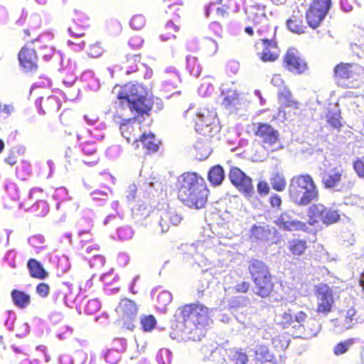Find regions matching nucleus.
Wrapping results in <instances>:
<instances>
[{
  "mask_svg": "<svg viewBox=\"0 0 364 364\" xmlns=\"http://www.w3.org/2000/svg\"><path fill=\"white\" fill-rule=\"evenodd\" d=\"M90 28V19L85 14L80 11H75L73 22L68 28L70 36L75 38L83 37Z\"/></svg>",
  "mask_w": 364,
  "mask_h": 364,
  "instance_id": "obj_13",
  "label": "nucleus"
},
{
  "mask_svg": "<svg viewBox=\"0 0 364 364\" xmlns=\"http://www.w3.org/2000/svg\"><path fill=\"white\" fill-rule=\"evenodd\" d=\"M209 29L212 31L215 36L222 37L223 28L219 23L216 21L210 23L209 25Z\"/></svg>",
  "mask_w": 364,
  "mask_h": 364,
  "instance_id": "obj_62",
  "label": "nucleus"
},
{
  "mask_svg": "<svg viewBox=\"0 0 364 364\" xmlns=\"http://www.w3.org/2000/svg\"><path fill=\"white\" fill-rule=\"evenodd\" d=\"M362 70L360 66L353 63H341L337 65L334 68L335 75L346 80H356Z\"/></svg>",
  "mask_w": 364,
  "mask_h": 364,
  "instance_id": "obj_18",
  "label": "nucleus"
},
{
  "mask_svg": "<svg viewBox=\"0 0 364 364\" xmlns=\"http://www.w3.org/2000/svg\"><path fill=\"white\" fill-rule=\"evenodd\" d=\"M182 219V216L173 209L162 211L159 222L161 232H166L169 230L170 225H178Z\"/></svg>",
  "mask_w": 364,
  "mask_h": 364,
  "instance_id": "obj_20",
  "label": "nucleus"
},
{
  "mask_svg": "<svg viewBox=\"0 0 364 364\" xmlns=\"http://www.w3.org/2000/svg\"><path fill=\"white\" fill-rule=\"evenodd\" d=\"M156 360L159 364H171L172 360V353L167 348L160 349L156 355Z\"/></svg>",
  "mask_w": 364,
  "mask_h": 364,
  "instance_id": "obj_45",
  "label": "nucleus"
},
{
  "mask_svg": "<svg viewBox=\"0 0 364 364\" xmlns=\"http://www.w3.org/2000/svg\"><path fill=\"white\" fill-rule=\"evenodd\" d=\"M355 314V310L354 309H350L346 312L345 321H344V326L346 328L348 329L352 327L351 323L353 320V316Z\"/></svg>",
  "mask_w": 364,
  "mask_h": 364,
  "instance_id": "obj_59",
  "label": "nucleus"
},
{
  "mask_svg": "<svg viewBox=\"0 0 364 364\" xmlns=\"http://www.w3.org/2000/svg\"><path fill=\"white\" fill-rule=\"evenodd\" d=\"M288 29L292 33H304L306 26L303 22V16L300 12L294 11L292 16L287 21Z\"/></svg>",
  "mask_w": 364,
  "mask_h": 364,
  "instance_id": "obj_26",
  "label": "nucleus"
},
{
  "mask_svg": "<svg viewBox=\"0 0 364 364\" xmlns=\"http://www.w3.org/2000/svg\"><path fill=\"white\" fill-rule=\"evenodd\" d=\"M228 178L232 184L246 197H251L254 193V187L250 177L236 166L230 168Z\"/></svg>",
  "mask_w": 364,
  "mask_h": 364,
  "instance_id": "obj_8",
  "label": "nucleus"
},
{
  "mask_svg": "<svg viewBox=\"0 0 364 364\" xmlns=\"http://www.w3.org/2000/svg\"><path fill=\"white\" fill-rule=\"evenodd\" d=\"M227 355L234 364H246L248 361L246 350L242 348H230L227 350Z\"/></svg>",
  "mask_w": 364,
  "mask_h": 364,
  "instance_id": "obj_32",
  "label": "nucleus"
},
{
  "mask_svg": "<svg viewBox=\"0 0 364 364\" xmlns=\"http://www.w3.org/2000/svg\"><path fill=\"white\" fill-rule=\"evenodd\" d=\"M100 309V303L95 299L89 300L85 306V311L92 314Z\"/></svg>",
  "mask_w": 364,
  "mask_h": 364,
  "instance_id": "obj_53",
  "label": "nucleus"
},
{
  "mask_svg": "<svg viewBox=\"0 0 364 364\" xmlns=\"http://www.w3.org/2000/svg\"><path fill=\"white\" fill-rule=\"evenodd\" d=\"M316 295L318 299L317 311L323 314L329 313L334 303L331 288L327 284H320L316 286Z\"/></svg>",
  "mask_w": 364,
  "mask_h": 364,
  "instance_id": "obj_11",
  "label": "nucleus"
},
{
  "mask_svg": "<svg viewBox=\"0 0 364 364\" xmlns=\"http://www.w3.org/2000/svg\"><path fill=\"white\" fill-rule=\"evenodd\" d=\"M144 40L141 37L136 36L129 39L128 44L133 49H139L141 46Z\"/></svg>",
  "mask_w": 364,
  "mask_h": 364,
  "instance_id": "obj_60",
  "label": "nucleus"
},
{
  "mask_svg": "<svg viewBox=\"0 0 364 364\" xmlns=\"http://www.w3.org/2000/svg\"><path fill=\"white\" fill-rule=\"evenodd\" d=\"M353 168L359 177L364 178V156L354 161Z\"/></svg>",
  "mask_w": 364,
  "mask_h": 364,
  "instance_id": "obj_55",
  "label": "nucleus"
},
{
  "mask_svg": "<svg viewBox=\"0 0 364 364\" xmlns=\"http://www.w3.org/2000/svg\"><path fill=\"white\" fill-rule=\"evenodd\" d=\"M127 195V199L128 201H133L135 198L137 193V187L135 184H131L128 186L127 190L126 191Z\"/></svg>",
  "mask_w": 364,
  "mask_h": 364,
  "instance_id": "obj_61",
  "label": "nucleus"
},
{
  "mask_svg": "<svg viewBox=\"0 0 364 364\" xmlns=\"http://www.w3.org/2000/svg\"><path fill=\"white\" fill-rule=\"evenodd\" d=\"M11 297L14 305L21 309L27 308L31 301L30 294L21 290L13 289Z\"/></svg>",
  "mask_w": 364,
  "mask_h": 364,
  "instance_id": "obj_27",
  "label": "nucleus"
},
{
  "mask_svg": "<svg viewBox=\"0 0 364 364\" xmlns=\"http://www.w3.org/2000/svg\"><path fill=\"white\" fill-rule=\"evenodd\" d=\"M173 299L172 294L168 291H161L156 298L157 304L156 309L161 313H165L166 306L171 302Z\"/></svg>",
  "mask_w": 364,
  "mask_h": 364,
  "instance_id": "obj_34",
  "label": "nucleus"
},
{
  "mask_svg": "<svg viewBox=\"0 0 364 364\" xmlns=\"http://www.w3.org/2000/svg\"><path fill=\"white\" fill-rule=\"evenodd\" d=\"M255 135L261 139L262 141L269 146H272L279 139V132L267 123H258Z\"/></svg>",
  "mask_w": 364,
  "mask_h": 364,
  "instance_id": "obj_14",
  "label": "nucleus"
},
{
  "mask_svg": "<svg viewBox=\"0 0 364 364\" xmlns=\"http://www.w3.org/2000/svg\"><path fill=\"white\" fill-rule=\"evenodd\" d=\"M27 267L29 274L32 278L45 279L49 275L43 265L35 259L31 258L28 260Z\"/></svg>",
  "mask_w": 364,
  "mask_h": 364,
  "instance_id": "obj_25",
  "label": "nucleus"
},
{
  "mask_svg": "<svg viewBox=\"0 0 364 364\" xmlns=\"http://www.w3.org/2000/svg\"><path fill=\"white\" fill-rule=\"evenodd\" d=\"M328 10L311 3L306 13L307 23L312 28H317L326 17Z\"/></svg>",
  "mask_w": 364,
  "mask_h": 364,
  "instance_id": "obj_17",
  "label": "nucleus"
},
{
  "mask_svg": "<svg viewBox=\"0 0 364 364\" xmlns=\"http://www.w3.org/2000/svg\"><path fill=\"white\" fill-rule=\"evenodd\" d=\"M250 288V283L246 281H241L237 283L232 288L235 293H247Z\"/></svg>",
  "mask_w": 364,
  "mask_h": 364,
  "instance_id": "obj_54",
  "label": "nucleus"
},
{
  "mask_svg": "<svg viewBox=\"0 0 364 364\" xmlns=\"http://www.w3.org/2000/svg\"><path fill=\"white\" fill-rule=\"evenodd\" d=\"M284 66L289 71L295 74H301L307 68L306 60L299 55L295 48H289L284 57Z\"/></svg>",
  "mask_w": 364,
  "mask_h": 364,
  "instance_id": "obj_10",
  "label": "nucleus"
},
{
  "mask_svg": "<svg viewBox=\"0 0 364 364\" xmlns=\"http://www.w3.org/2000/svg\"><path fill=\"white\" fill-rule=\"evenodd\" d=\"M245 0H228L225 6L232 12L237 13L241 7L245 8Z\"/></svg>",
  "mask_w": 364,
  "mask_h": 364,
  "instance_id": "obj_50",
  "label": "nucleus"
},
{
  "mask_svg": "<svg viewBox=\"0 0 364 364\" xmlns=\"http://www.w3.org/2000/svg\"><path fill=\"white\" fill-rule=\"evenodd\" d=\"M355 342V338H349L338 343L333 348L334 354L336 355L344 354Z\"/></svg>",
  "mask_w": 364,
  "mask_h": 364,
  "instance_id": "obj_43",
  "label": "nucleus"
},
{
  "mask_svg": "<svg viewBox=\"0 0 364 364\" xmlns=\"http://www.w3.org/2000/svg\"><path fill=\"white\" fill-rule=\"evenodd\" d=\"M141 142L144 147L146 148L149 151L155 152L159 149V145L155 139V136L152 134L146 135L144 134L141 139Z\"/></svg>",
  "mask_w": 364,
  "mask_h": 364,
  "instance_id": "obj_40",
  "label": "nucleus"
},
{
  "mask_svg": "<svg viewBox=\"0 0 364 364\" xmlns=\"http://www.w3.org/2000/svg\"><path fill=\"white\" fill-rule=\"evenodd\" d=\"M39 25L32 26L31 19L26 20V16H21L15 23V29L22 31L24 40L33 38L26 43L19 50L18 59L20 66L27 73H36L38 69V58L36 48L46 60L50 59L55 53L53 45L54 36L50 33H38Z\"/></svg>",
  "mask_w": 364,
  "mask_h": 364,
  "instance_id": "obj_1",
  "label": "nucleus"
},
{
  "mask_svg": "<svg viewBox=\"0 0 364 364\" xmlns=\"http://www.w3.org/2000/svg\"><path fill=\"white\" fill-rule=\"evenodd\" d=\"M82 150L85 156H91L90 159H84L82 160L85 164L88 166H93L98 162L100 158L97 152V146L95 143H85L82 146Z\"/></svg>",
  "mask_w": 364,
  "mask_h": 364,
  "instance_id": "obj_31",
  "label": "nucleus"
},
{
  "mask_svg": "<svg viewBox=\"0 0 364 364\" xmlns=\"http://www.w3.org/2000/svg\"><path fill=\"white\" fill-rule=\"evenodd\" d=\"M278 96L280 100L282 101V103L284 106L294 107L296 105V101H294L292 98L291 93L286 87H282V88H279Z\"/></svg>",
  "mask_w": 364,
  "mask_h": 364,
  "instance_id": "obj_39",
  "label": "nucleus"
},
{
  "mask_svg": "<svg viewBox=\"0 0 364 364\" xmlns=\"http://www.w3.org/2000/svg\"><path fill=\"white\" fill-rule=\"evenodd\" d=\"M265 9L266 6L260 4L244 8L247 21L252 22L255 26L265 23L267 21Z\"/></svg>",
  "mask_w": 364,
  "mask_h": 364,
  "instance_id": "obj_19",
  "label": "nucleus"
},
{
  "mask_svg": "<svg viewBox=\"0 0 364 364\" xmlns=\"http://www.w3.org/2000/svg\"><path fill=\"white\" fill-rule=\"evenodd\" d=\"M291 200L298 206H308L319 198L318 188L309 174L294 176L289 185Z\"/></svg>",
  "mask_w": 364,
  "mask_h": 364,
  "instance_id": "obj_5",
  "label": "nucleus"
},
{
  "mask_svg": "<svg viewBox=\"0 0 364 364\" xmlns=\"http://www.w3.org/2000/svg\"><path fill=\"white\" fill-rule=\"evenodd\" d=\"M248 269L252 280L272 276L269 267L259 259H252L249 262Z\"/></svg>",
  "mask_w": 364,
  "mask_h": 364,
  "instance_id": "obj_23",
  "label": "nucleus"
},
{
  "mask_svg": "<svg viewBox=\"0 0 364 364\" xmlns=\"http://www.w3.org/2000/svg\"><path fill=\"white\" fill-rule=\"evenodd\" d=\"M50 286L44 282L39 283L36 287L37 294L41 298H46L50 294Z\"/></svg>",
  "mask_w": 364,
  "mask_h": 364,
  "instance_id": "obj_52",
  "label": "nucleus"
},
{
  "mask_svg": "<svg viewBox=\"0 0 364 364\" xmlns=\"http://www.w3.org/2000/svg\"><path fill=\"white\" fill-rule=\"evenodd\" d=\"M306 215L308 224L315 225L321 223L328 226L337 223L340 220V213L338 210L327 207L322 203H315L309 206Z\"/></svg>",
  "mask_w": 364,
  "mask_h": 364,
  "instance_id": "obj_6",
  "label": "nucleus"
},
{
  "mask_svg": "<svg viewBox=\"0 0 364 364\" xmlns=\"http://www.w3.org/2000/svg\"><path fill=\"white\" fill-rule=\"evenodd\" d=\"M255 358L261 363H267L272 361L273 355L271 354L267 346H257L255 350Z\"/></svg>",
  "mask_w": 364,
  "mask_h": 364,
  "instance_id": "obj_37",
  "label": "nucleus"
},
{
  "mask_svg": "<svg viewBox=\"0 0 364 364\" xmlns=\"http://www.w3.org/2000/svg\"><path fill=\"white\" fill-rule=\"evenodd\" d=\"M140 323L144 331H151L156 326V321L154 316H142L140 318Z\"/></svg>",
  "mask_w": 364,
  "mask_h": 364,
  "instance_id": "obj_47",
  "label": "nucleus"
},
{
  "mask_svg": "<svg viewBox=\"0 0 364 364\" xmlns=\"http://www.w3.org/2000/svg\"><path fill=\"white\" fill-rule=\"evenodd\" d=\"M270 184L272 188L277 191H283L287 186L284 176L279 172L272 173L269 178Z\"/></svg>",
  "mask_w": 364,
  "mask_h": 364,
  "instance_id": "obj_36",
  "label": "nucleus"
},
{
  "mask_svg": "<svg viewBox=\"0 0 364 364\" xmlns=\"http://www.w3.org/2000/svg\"><path fill=\"white\" fill-rule=\"evenodd\" d=\"M340 112L336 109H328L326 114V121L330 126L336 129H339L341 127L340 121Z\"/></svg>",
  "mask_w": 364,
  "mask_h": 364,
  "instance_id": "obj_41",
  "label": "nucleus"
},
{
  "mask_svg": "<svg viewBox=\"0 0 364 364\" xmlns=\"http://www.w3.org/2000/svg\"><path fill=\"white\" fill-rule=\"evenodd\" d=\"M262 51L258 52L257 55L263 62H274L278 57L279 49L274 39L264 37L262 38Z\"/></svg>",
  "mask_w": 364,
  "mask_h": 364,
  "instance_id": "obj_15",
  "label": "nucleus"
},
{
  "mask_svg": "<svg viewBox=\"0 0 364 364\" xmlns=\"http://www.w3.org/2000/svg\"><path fill=\"white\" fill-rule=\"evenodd\" d=\"M102 53V48L99 43L92 44L88 50V55L92 58H97Z\"/></svg>",
  "mask_w": 364,
  "mask_h": 364,
  "instance_id": "obj_57",
  "label": "nucleus"
},
{
  "mask_svg": "<svg viewBox=\"0 0 364 364\" xmlns=\"http://www.w3.org/2000/svg\"><path fill=\"white\" fill-rule=\"evenodd\" d=\"M117 264L119 266L124 267L129 262V256L127 253H119L117 255Z\"/></svg>",
  "mask_w": 364,
  "mask_h": 364,
  "instance_id": "obj_63",
  "label": "nucleus"
},
{
  "mask_svg": "<svg viewBox=\"0 0 364 364\" xmlns=\"http://www.w3.org/2000/svg\"><path fill=\"white\" fill-rule=\"evenodd\" d=\"M118 239L120 241H126L131 240L134 235V231L132 227L129 225L120 227L117 231Z\"/></svg>",
  "mask_w": 364,
  "mask_h": 364,
  "instance_id": "obj_46",
  "label": "nucleus"
},
{
  "mask_svg": "<svg viewBox=\"0 0 364 364\" xmlns=\"http://www.w3.org/2000/svg\"><path fill=\"white\" fill-rule=\"evenodd\" d=\"M225 178V173L222 166L217 164L209 169L208 179L213 186H220Z\"/></svg>",
  "mask_w": 364,
  "mask_h": 364,
  "instance_id": "obj_29",
  "label": "nucleus"
},
{
  "mask_svg": "<svg viewBox=\"0 0 364 364\" xmlns=\"http://www.w3.org/2000/svg\"><path fill=\"white\" fill-rule=\"evenodd\" d=\"M196 156L199 160L207 159L212 152L208 139H199L194 144Z\"/></svg>",
  "mask_w": 364,
  "mask_h": 364,
  "instance_id": "obj_30",
  "label": "nucleus"
},
{
  "mask_svg": "<svg viewBox=\"0 0 364 364\" xmlns=\"http://www.w3.org/2000/svg\"><path fill=\"white\" fill-rule=\"evenodd\" d=\"M146 95L147 92L142 85L138 83H127L121 87L117 100L122 107H127L133 113L144 117L149 115L154 105L157 111L163 108L161 100L159 98L151 100Z\"/></svg>",
  "mask_w": 364,
  "mask_h": 364,
  "instance_id": "obj_3",
  "label": "nucleus"
},
{
  "mask_svg": "<svg viewBox=\"0 0 364 364\" xmlns=\"http://www.w3.org/2000/svg\"><path fill=\"white\" fill-rule=\"evenodd\" d=\"M307 315L302 311L295 312L294 310L289 309L282 315L281 324L284 328H287L292 326L294 323H299V327L302 326L301 323L306 321Z\"/></svg>",
  "mask_w": 364,
  "mask_h": 364,
  "instance_id": "obj_21",
  "label": "nucleus"
},
{
  "mask_svg": "<svg viewBox=\"0 0 364 364\" xmlns=\"http://www.w3.org/2000/svg\"><path fill=\"white\" fill-rule=\"evenodd\" d=\"M275 223L280 229L287 231L302 230L306 232L309 230L306 223L295 219L294 213L290 210L282 213Z\"/></svg>",
  "mask_w": 364,
  "mask_h": 364,
  "instance_id": "obj_12",
  "label": "nucleus"
},
{
  "mask_svg": "<svg viewBox=\"0 0 364 364\" xmlns=\"http://www.w3.org/2000/svg\"><path fill=\"white\" fill-rule=\"evenodd\" d=\"M196 122H203L204 125H207V124H212V123L215 122H218V119H215V117L209 112H208L206 115L204 113H198Z\"/></svg>",
  "mask_w": 364,
  "mask_h": 364,
  "instance_id": "obj_51",
  "label": "nucleus"
},
{
  "mask_svg": "<svg viewBox=\"0 0 364 364\" xmlns=\"http://www.w3.org/2000/svg\"><path fill=\"white\" fill-rule=\"evenodd\" d=\"M195 129L203 136L213 138L219 133L220 127L218 122H215L212 124H207V125H204L203 122H196Z\"/></svg>",
  "mask_w": 364,
  "mask_h": 364,
  "instance_id": "obj_28",
  "label": "nucleus"
},
{
  "mask_svg": "<svg viewBox=\"0 0 364 364\" xmlns=\"http://www.w3.org/2000/svg\"><path fill=\"white\" fill-rule=\"evenodd\" d=\"M214 92V86L208 80H203L198 89V92L201 97L210 96Z\"/></svg>",
  "mask_w": 364,
  "mask_h": 364,
  "instance_id": "obj_48",
  "label": "nucleus"
},
{
  "mask_svg": "<svg viewBox=\"0 0 364 364\" xmlns=\"http://www.w3.org/2000/svg\"><path fill=\"white\" fill-rule=\"evenodd\" d=\"M152 207L144 201H139L132 209V218L136 223H141L148 218Z\"/></svg>",
  "mask_w": 364,
  "mask_h": 364,
  "instance_id": "obj_24",
  "label": "nucleus"
},
{
  "mask_svg": "<svg viewBox=\"0 0 364 364\" xmlns=\"http://www.w3.org/2000/svg\"><path fill=\"white\" fill-rule=\"evenodd\" d=\"M146 24L145 17L141 14H136L132 16L129 21L130 27L134 30H140Z\"/></svg>",
  "mask_w": 364,
  "mask_h": 364,
  "instance_id": "obj_49",
  "label": "nucleus"
},
{
  "mask_svg": "<svg viewBox=\"0 0 364 364\" xmlns=\"http://www.w3.org/2000/svg\"><path fill=\"white\" fill-rule=\"evenodd\" d=\"M31 210L38 217H42L46 215L49 211V205L44 200H39L36 201L32 206Z\"/></svg>",
  "mask_w": 364,
  "mask_h": 364,
  "instance_id": "obj_42",
  "label": "nucleus"
},
{
  "mask_svg": "<svg viewBox=\"0 0 364 364\" xmlns=\"http://www.w3.org/2000/svg\"><path fill=\"white\" fill-rule=\"evenodd\" d=\"M115 311L117 314V323L122 328L132 331L137 314V307L134 301L129 299H123L119 303Z\"/></svg>",
  "mask_w": 364,
  "mask_h": 364,
  "instance_id": "obj_7",
  "label": "nucleus"
},
{
  "mask_svg": "<svg viewBox=\"0 0 364 364\" xmlns=\"http://www.w3.org/2000/svg\"><path fill=\"white\" fill-rule=\"evenodd\" d=\"M176 328L182 332L183 339L200 341L212 322L209 309L200 303L186 304L178 308L175 314Z\"/></svg>",
  "mask_w": 364,
  "mask_h": 364,
  "instance_id": "obj_2",
  "label": "nucleus"
},
{
  "mask_svg": "<svg viewBox=\"0 0 364 364\" xmlns=\"http://www.w3.org/2000/svg\"><path fill=\"white\" fill-rule=\"evenodd\" d=\"M249 304V299L245 297H232L230 300V304L232 307L244 306Z\"/></svg>",
  "mask_w": 364,
  "mask_h": 364,
  "instance_id": "obj_58",
  "label": "nucleus"
},
{
  "mask_svg": "<svg viewBox=\"0 0 364 364\" xmlns=\"http://www.w3.org/2000/svg\"><path fill=\"white\" fill-rule=\"evenodd\" d=\"M306 242L302 240H293L289 242L290 252L295 255L304 254L306 249Z\"/></svg>",
  "mask_w": 364,
  "mask_h": 364,
  "instance_id": "obj_38",
  "label": "nucleus"
},
{
  "mask_svg": "<svg viewBox=\"0 0 364 364\" xmlns=\"http://www.w3.org/2000/svg\"><path fill=\"white\" fill-rule=\"evenodd\" d=\"M35 105L38 109V112L42 114L55 113L61 106L60 100L53 95L47 97H41L36 99Z\"/></svg>",
  "mask_w": 364,
  "mask_h": 364,
  "instance_id": "obj_16",
  "label": "nucleus"
},
{
  "mask_svg": "<svg viewBox=\"0 0 364 364\" xmlns=\"http://www.w3.org/2000/svg\"><path fill=\"white\" fill-rule=\"evenodd\" d=\"M178 198L186 206L199 210L207 203L209 190L203 178L195 173H185L178 178Z\"/></svg>",
  "mask_w": 364,
  "mask_h": 364,
  "instance_id": "obj_4",
  "label": "nucleus"
},
{
  "mask_svg": "<svg viewBox=\"0 0 364 364\" xmlns=\"http://www.w3.org/2000/svg\"><path fill=\"white\" fill-rule=\"evenodd\" d=\"M186 60V70L190 73V75L196 77H199L202 70V67L198 63V58L192 55H187Z\"/></svg>",
  "mask_w": 364,
  "mask_h": 364,
  "instance_id": "obj_35",
  "label": "nucleus"
},
{
  "mask_svg": "<svg viewBox=\"0 0 364 364\" xmlns=\"http://www.w3.org/2000/svg\"><path fill=\"white\" fill-rule=\"evenodd\" d=\"M255 284L254 292L262 298H267L274 289L272 276L252 280Z\"/></svg>",
  "mask_w": 364,
  "mask_h": 364,
  "instance_id": "obj_22",
  "label": "nucleus"
},
{
  "mask_svg": "<svg viewBox=\"0 0 364 364\" xmlns=\"http://www.w3.org/2000/svg\"><path fill=\"white\" fill-rule=\"evenodd\" d=\"M251 235L257 240H267L269 235V230L264 227L254 225L250 230Z\"/></svg>",
  "mask_w": 364,
  "mask_h": 364,
  "instance_id": "obj_44",
  "label": "nucleus"
},
{
  "mask_svg": "<svg viewBox=\"0 0 364 364\" xmlns=\"http://www.w3.org/2000/svg\"><path fill=\"white\" fill-rule=\"evenodd\" d=\"M240 68V64L238 62L235 60H230L228 63L226 69L228 72H230V73L235 75Z\"/></svg>",
  "mask_w": 364,
  "mask_h": 364,
  "instance_id": "obj_64",
  "label": "nucleus"
},
{
  "mask_svg": "<svg viewBox=\"0 0 364 364\" xmlns=\"http://www.w3.org/2000/svg\"><path fill=\"white\" fill-rule=\"evenodd\" d=\"M343 170L341 167H334L321 174V183L324 188L333 192H339L343 189L341 181Z\"/></svg>",
  "mask_w": 364,
  "mask_h": 364,
  "instance_id": "obj_9",
  "label": "nucleus"
},
{
  "mask_svg": "<svg viewBox=\"0 0 364 364\" xmlns=\"http://www.w3.org/2000/svg\"><path fill=\"white\" fill-rule=\"evenodd\" d=\"M140 56L139 55H127L126 61L123 62V65L119 68V70H125V74L129 75L138 70L136 63L139 62Z\"/></svg>",
  "mask_w": 364,
  "mask_h": 364,
  "instance_id": "obj_33",
  "label": "nucleus"
},
{
  "mask_svg": "<svg viewBox=\"0 0 364 364\" xmlns=\"http://www.w3.org/2000/svg\"><path fill=\"white\" fill-rule=\"evenodd\" d=\"M238 95L235 91L228 92L224 97L223 103L226 106L235 105V102L237 101Z\"/></svg>",
  "mask_w": 364,
  "mask_h": 364,
  "instance_id": "obj_56",
  "label": "nucleus"
}]
</instances>
